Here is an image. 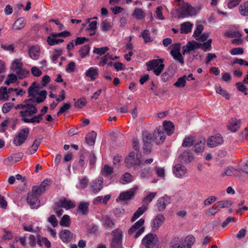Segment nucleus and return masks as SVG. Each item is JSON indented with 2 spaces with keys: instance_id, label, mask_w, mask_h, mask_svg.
Listing matches in <instances>:
<instances>
[{
  "instance_id": "nucleus-51",
  "label": "nucleus",
  "mask_w": 248,
  "mask_h": 248,
  "mask_svg": "<svg viewBox=\"0 0 248 248\" xmlns=\"http://www.w3.org/2000/svg\"><path fill=\"white\" fill-rule=\"evenodd\" d=\"M74 100L75 101L74 106L77 108H82V107L85 106L87 103V102L85 98H81L78 99L76 101L75 99H74Z\"/></svg>"
},
{
  "instance_id": "nucleus-6",
  "label": "nucleus",
  "mask_w": 248,
  "mask_h": 248,
  "mask_svg": "<svg viewBox=\"0 0 248 248\" xmlns=\"http://www.w3.org/2000/svg\"><path fill=\"white\" fill-rule=\"evenodd\" d=\"M140 155L139 152L132 151L125 159V163L127 167L135 165H139L140 163Z\"/></svg>"
},
{
  "instance_id": "nucleus-20",
  "label": "nucleus",
  "mask_w": 248,
  "mask_h": 248,
  "mask_svg": "<svg viewBox=\"0 0 248 248\" xmlns=\"http://www.w3.org/2000/svg\"><path fill=\"white\" fill-rule=\"evenodd\" d=\"M205 142L204 139H199L192 148L193 151L197 154L202 153L204 150Z\"/></svg>"
},
{
  "instance_id": "nucleus-10",
  "label": "nucleus",
  "mask_w": 248,
  "mask_h": 248,
  "mask_svg": "<svg viewBox=\"0 0 248 248\" xmlns=\"http://www.w3.org/2000/svg\"><path fill=\"white\" fill-rule=\"evenodd\" d=\"M156 243V235L152 233L146 235L142 241V244L146 248H154Z\"/></svg>"
},
{
  "instance_id": "nucleus-3",
  "label": "nucleus",
  "mask_w": 248,
  "mask_h": 248,
  "mask_svg": "<svg viewBox=\"0 0 248 248\" xmlns=\"http://www.w3.org/2000/svg\"><path fill=\"white\" fill-rule=\"evenodd\" d=\"M180 9L178 12L179 18H184L188 16L196 15L200 10V7H193L186 2H183L179 4Z\"/></svg>"
},
{
  "instance_id": "nucleus-49",
  "label": "nucleus",
  "mask_w": 248,
  "mask_h": 248,
  "mask_svg": "<svg viewBox=\"0 0 248 248\" xmlns=\"http://www.w3.org/2000/svg\"><path fill=\"white\" fill-rule=\"evenodd\" d=\"M15 72L17 75V77L19 79L25 78L29 74V71L23 69V68L17 70Z\"/></svg>"
},
{
  "instance_id": "nucleus-54",
  "label": "nucleus",
  "mask_w": 248,
  "mask_h": 248,
  "mask_svg": "<svg viewBox=\"0 0 248 248\" xmlns=\"http://www.w3.org/2000/svg\"><path fill=\"white\" fill-rule=\"evenodd\" d=\"M140 36H142L144 39V43H147L152 41L150 37V33L149 30H145L141 33Z\"/></svg>"
},
{
  "instance_id": "nucleus-5",
  "label": "nucleus",
  "mask_w": 248,
  "mask_h": 248,
  "mask_svg": "<svg viewBox=\"0 0 248 248\" xmlns=\"http://www.w3.org/2000/svg\"><path fill=\"white\" fill-rule=\"evenodd\" d=\"M144 223V219L140 218L136 222L129 230L128 233L132 235L134 233L135 234L133 236L135 238H138L141 235L144 231V227H142Z\"/></svg>"
},
{
  "instance_id": "nucleus-46",
  "label": "nucleus",
  "mask_w": 248,
  "mask_h": 248,
  "mask_svg": "<svg viewBox=\"0 0 248 248\" xmlns=\"http://www.w3.org/2000/svg\"><path fill=\"white\" fill-rule=\"evenodd\" d=\"M156 195L157 193L155 192H149L143 200V202L145 204L144 205H147V207H148V204L152 201Z\"/></svg>"
},
{
  "instance_id": "nucleus-59",
  "label": "nucleus",
  "mask_w": 248,
  "mask_h": 248,
  "mask_svg": "<svg viewBox=\"0 0 248 248\" xmlns=\"http://www.w3.org/2000/svg\"><path fill=\"white\" fill-rule=\"evenodd\" d=\"M14 105V103L11 102L5 103L2 107V112L4 113L8 112L13 108Z\"/></svg>"
},
{
  "instance_id": "nucleus-57",
  "label": "nucleus",
  "mask_w": 248,
  "mask_h": 248,
  "mask_svg": "<svg viewBox=\"0 0 248 248\" xmlns=\"http://www.w3.org/2000/svg\"><path fill=\"white\" fill-rule=\"evenodd\" d=\"M109 48L107 46L97 48L94 47L93 49V53L99 54L100 55H102L103 54H105V53L108 51Z\"/></svg>"
},
{
  "instance_id": "nucleus-1",
  "label": "nucleus",
  "mask_w": 248,
  "mask_h": 248,
  "mask_svg": "<svg viewBox=\"0 0 248 248\" xmlns=\"http://www.w3.org/2000/svg\"><path fill=\"white\" fill-rule=\"evenodd\" d=\"M15 108L20 109L19 115L22 122L25 123H34V122L28 121L38 112L34 99L32 98L26 99L22 103L17 105Z\"/></svg>"
},
{
  "instance_id": "nucleus-42",
  "label": "nucleus",
  "mask_w": 248,
  "mask_h": 248,
  "mask_svg": "<svg viewBox=\"0 0 248 248\" xmlns=\"http://www.w3.org/2000/svg\"><path fill=\"white\" fill-rule=\"evenodd\" d=\"M113 172V168L107 164L105 165L101 170L102 175L104 176H110Z\"/></svg>"
},
{
  "instance_id": "nucleus-61",
  "label": "nucleus",
  "mask_w": 248,
  "mask_h": 248,
  "mask_svg": "<svg viewBox=\"0 0 248 248\" xmlns=\"http://www.w3.org/2000/svg\"><path fill=\"white\" fill-rule=\"evenodd\" d=\"M101 27L103 31H107L111 29V26L110 23L107 20H104L101 22Z\"/></svg>"
},
{
  "instance_id": "nucleus-23",
  "label": "nucleus",
  "mask_w": 248,
  "mask_h": 248,
  "mask_svg": "<svg viewBox=\"0 0 248 248\" xmlns=\"http://www.w3.org/2000/svg\"><path fill=\"white\" fill-rule=\"evenodd\" d=\"M153 174V170L150 167L141 168L140 170V177L142 179H149Z\"/></svg>"
},
{
  "instance_id": "nucleus-13",
  "label": "nucleus",
  "mask_w": 248,
  "mask_h": 248,
  "mask_svg": "<svg viewBox=\"0 0 248 248\" xmlns=\"http://www.w3.org/2000/svg\"><path fill=\"white\" fill-rule=\"evenodd\" d=\"M187 170L186 168L181 164H176L173 168V172L176 177L182 178L186 173Z\"/></svg>"
},
{
  "instance_id": "nucleus-35",
  "label": "nucleus",
  "mask_w": 248,
  "mask_h": 248,
  "mask_svg": "<svg viewBox=\"0 0 248 248\" xmlns=\"http://www.w3.org/2000/svg\"><path fill=\"white\" fill-rule=\"evenodd\" d=\"M170 54L175 60L177 61L182 65L184 64V58L182 57L180 51H178V50H171L170 51Z\"/></svg>"
},
{
  "instance_id": "nucleus-15",
  "label": "nucleus",
  "mask_w": 248,
  "mask_h": 248,
  "mask_svg": "<svg viewBox=\"0 0 248 248\" xmlns=\"http://www.w3.org/2000/svg\"><path fill=\"white\" fill-rule=\"evenodd\" d=\"M179 160L186 164L190 163L194 159L192 153L190 150L182 152L178 157Z\"/></svg>"
},
{
  "instance_id": "nucleus-12",
  "label": "nucleus",
  "mask_w": 248,
  "mask_h": 248,
  "mask_svg": "<svg viewBox=\"0 0 248 248\" xmlns=\"http://www.w3.org/2000/svg\"><path fill=\"white\" fill-rule=\"evenodd\" d=\"M170 198L168 196L160 197L156 203L158 211H164L166 209L167 204L170 203Z\"/></svg>"
},
{
  "instance_id": "nucleus-39",
  "label": "nucleus",
  "mask_w": 248,
  "mask_h": 248,
  "mask_svg": "<svg viewBox=\"0 0 248 248\" xmlns=\"http://www.w3.org/2000/svg\"><path fill=\"white\" fill-rule=\"evenodd\" d=\"M23 63L20 59L15 60L11 64V69L14 72H16L17 70L22 68Z\"/></svg>"
},
{
  "instance_id": "nucleus-64",
  "label": "nucleus",
  "mask_w": 248,
  "mask_h": 248,
  "mask_svg": "<svg viewBox=\"0 0 248 248\" xmlns=\"http://www.w3.org/2000/svg\"><path fill=\"white\" fill-rule=\"evenodd\" d=\"M71 107L70 103H65L63 106L61 107L59 111L57 113V115L60 116L62 114L65 112L67 110L69 109Z\"/></svg>"
},
{
  "instance_id": "nucleus-11",
  "label": "nucleus",
  "mask_w": 248,
  "mask_h": 248,
  "mask_svg": "<svg viewBox=\"0 0 248 248\" xmlns=\"http://www.w3.org/2000/svg\"><path fill=\"white\" fill-rule=\"evenodd\" d=\"M223 139L219 134L211 136L208 139L207 145L209 147L213 148L223 143Z\"/></svg>"
},
{
  "instance_id": "nucleus-60",
  "label": "nucleus",
  "mask_w": 248,
  "mask_h": 248,
  "mask_svg": "<svg viewBox=\"0 0 248 248\" xmlns=\"http://www.w3.org/2000/svg\"><path fill=\"white\" fill-rule=\"evenodd\" d=\"M212 39H209L206 42H204L202 44L201 47H202V49L204 51H206L207 50H209L211 47V43Z\"/></svg>"
},
{
  "instance_id": "nucleus-4",
  "label": "nucleus",
  "mask_w": 248,
  "mask_h": 248,
  "mask_svg": "<svg viewBox=\"0 0 248 248\" xmlns=\"http://www.w3.org/2000/svg\"><path fill=\"white\" fill-rule=\"evenodd\" d=\"M163 62L164 59H155L150 61L146 63L147 70L148 71L154 70V74L156 76H158L161 73L164 68L165 65L162 63Z\"/></svg>"
},
{
  "instance_id": "nucleus-21",
  "label": "nucleus",
  "mask_w": 248,
  "mask_h": 248,
  "mask_svg": "<svg viewBox=\"0 0 248 248\" xmlns=\"http://www.w3.org/2000/svg\"><path fill=\"white\" fill-rule=\"evenodd\" d=\"M241 123L240 120H237L235 118H232L230 121L229 124L227 126L228 128L232 132H236L240 128Z\"/></svg>"
},
{
  "instance_id": "nucleus-25",
  "label": "nucleus",
  "mask_w": 248,
  "mask_h": 248,
  "mask_svg": "<svg viewBox=\"0 0 248 248\" xmlns=\"http://www.w3.org/2000/svg\"><path fill=\"white\" fill-rule=\"evenodd\" d=\"M59 236L62 242L66 243L70 242L73 238L72 233L67 230L61 231L59 233Z\"/></svg>"
},
{
  "instance_id": "nucleus-7",
  "label": "nucleus",
  "mask_w": 248,
  "mask_h": 248,
  "mask_svg": "<svg viewBox=\"0 0 248 248\" xmlns=\"http://www.w3.org/2000/svg\"><path fill=\"white\" fill-rule=\"evenodd\" d=\"M40 195L37 192L31 191L28 193L27 198V202L32 209H37L40 206L39 196Z\"/></svg>"
},
{
  "instance_id": "nucleus-56",
  "label": "nucleus",
  "mask_w": 248,
  "mask_h": 248,
  "mask_svg": "<svg viewBox=\"0 0 248 248\" xmlns=\"http://www.w3.org/2000/svg\"><path fill=\"white\" fill-rule=\"evenodd\" d=\"M225 35L230 38H233L240 37L242 36V34L239 31H229L225 32Z\"/></svg>"
},
{
  "instance_id": "nucleus-14",
  "label": "nucleus",
  "mask_w": 248,
  "mask_h": 248,
  "mask_svg": "<svg viewBox=\"0 0 248 248\" xmlns=\"http://www.w3.org/2000/svg\"><path fill=\"white\" fill-rule=\"evenodd\" d=\"M51 184V181L49 179H45L40 185L39 186H34L32 188L33 191L37 192L40 195L44 193L46 190V188L47 186H50Z\"/></svg>"
},
{
  "instance_id": "nucleus-58",
  "label": "nucleus",
  "mask_w": 248,
  "mask_h": 248,
  "mask_svg": "<svg viewBox=\"0 0 248 248\" xmlns=\"http://www.w3.org/2000/svg\"><path fill=\"white\" fill-rule=\"evenodd\" d=\"M203 30V26L202 24H198L197 26L196 30L194 32L193 36L196 39L200 37L201 33Z\"/></svg>"
},
{
  "instance_id": "nucleus-18",
  "label": "nucleus",
  "mask_w": 248,
  "mask_h": 248,
  "mask_svg": "<svg viewBox=\"0 0 248 248\" xmlns=\"http://www.w3.org/2000/svg\"><path fill=\"white\" fill-rule=\"evenodd\" d=\"M137 188V187H135L128 191L121 193L119 197L116 199V201H117L118 200L120 201H125L131 199L135 194Z\"/></svg>"
},
{
  "instance_id": "nucleus-36",
  "label": "nucleus",
  "mask_w": 248,
  "mask_h": 248,
  "mask_svg": "<svg viewBox=\"0 0 248 248\" xmlns=\"http://www.w3.org/2000/svg\"><path fill=\"white\" fill-rule=\"evenodd\" d=\"M96 135L94 131H92L88 134L86 137V143L89 145H93L95 143Z\"/></svg>"
},
{
  "instance_id": "nucleus-32",
  "label": "nucleus",
  "mask_w": 248,
  "mask_h": 248,
  "mask_svg": "<svg viewBox=\"0 0 248 248\" xmlns=\"http://www.w3.org/2000/svg\"><path fill=\"white\" fill-rule=\"evenodd\" d=\"M240 174V171L233 167H229L222 174V176H224L225 175H227L239 176Z\"/></svg>"
},
{
  "instance_id": "nucleus-9",
  "label": "nucleus",
  "mask_w": 248,
  "mask_h": 248,
  "mask_svg": "<svg viewBox=\"0 0 248 248\" xmlns=\"http://www.w3.org/2000/svg\"><path fill=\"white\" fill-rule=\"evenodd\" d=\"M112 233L113 234V238L111 243V248H121L123 232L116 229Z\"/></svg>"
},
{
  "instance_id": "nucleus-31",
  "label": "nucleus",
  "mask_w": 248,
  "mask_h": 248,
  "mask_svg": "<svg viewBox=\"0 0 248 248\" xmlns=\"http://www.w3.org/2000/svg\"><path fill=\"white\" fill-rule=\"evenodd\" d=\"M148 209L147 205H143L141 207H139L138 209L135 212L134 215L132 218V222H134L140 216H141L144 212H145Z\"/></svg>"
},
{
  "instance_id": "nucleus-27",
  "label": "nucleus",
  "mask_w": 248,
  "mask_h": 248,
  "mask_svg": "<svg viewBox=\"0 0 248 248\" xmlns=\"http://www.w3.org/2000/svg\"><path fill=\"white\" fill-rule=\"evenodd\" d=\"M26 24V21L24 17H19L13 23L12 29L14 30H20L22 29Z\"/></svg>"
},
{
  "instance_id": "nucleus-2",
  "label": "nucleus",
  "mask_w": 248,
  "mask_h": 248,
  "mask_svg": "<svg viewBox=\"0 0 248 248\" xmlns=\"http://www.w3.org/2000/svg\"><path fill=\"white\" fill-rule=\"evenodd\" d=\"M195 241V237L191 235L185 238H174L170 243V248H191Z\"/></svg>"
},
{
  "instance_id": "nucleus-41",
  "label": "nucleus",
  "mask_w": 248,
  "mask_h": 248,
  "mask_svg": "<svg viewBox=\"0 0 248 248\" xmlns=\"http://www.w3.org/2000/svg\"><path fill=\"white\" fill-rule=\"evenodd\" d=\"M42 141V139H36L32 145L29 148V152L30 154H34L38 149L39 145Z\"/></svg>"
},
{
  "instance_id": "nucleus-50",
  "label": "nucleus",
  "mask_w": 248,
  "mask_h": 248,
  "mask_svg": "<svg viewBox=\"0 0 248 248\" xmlns=\"http://www.w3.org/2000/svg\"><path fill=\"white\" fill-rule=\"evenodd\" d=\"M216 92L224 97L227 99H229L230 95L227 92L223 89L219 85H217L216 86Z\"/></svg>"
},
{
  "instance_id": "nucleus-29",
  "label": "nucleus",
  "mask_w": 248,
  "mask_h": 248,
  "mask_svg": "<svg viewBox=\"0 0 248 248\" xmlns=\"http://www.w3.org/2000/svg\"><path fill=\"white\" fill-rule=\"evenodd\" d=\"M152 140V135L149 134L145 137L143 139V150L144 152L146 153H149L151 152V142Z\"/></svg>"
},
{
  "instance_id": "nucleus-53",
  "label": "nucleus",
  "mask_w": 248,
  "mask_h": 248,
  "mask_svg": "<svg viewBox=\"0 0 248 248\" xmlns=\"http://www.w3.org/2000/svg\"><path fill=\"white\" fill-rule=\"evenodd\" d=\"M60 224L61 226L68 227L70 224V219L68 215H64L62 218Z\"/></svg>"
},
{
  "instance_id": "nucleus-22",
  "label": "nucleus",
  "mask_w": 248,
  "mask_h": 248,
  "mask_svg": "<svg viewBox=\"0 0 248 248\" xmlns=\"http://www.w3.org/2000/svg\"><path fill=\"white\" fill-rule=\"evenodd\" d=\"M103 188V180L102 179L95 180L91 185V190L94 194L99 192Z\"/></svg>"
},
{
  "instance_id": "nucleus-43",
  "label": "nucleus",
  "mask_w": 248,
  "mask_h": 248,
  "mask_svg": "<svg viewBox=\"0 0 248 248\" xmlns=\"http://www.w3.org/2000/svg\"><path fill=\"white\" fill-rule=\"evenodd\" d=\"M90 47L89 45L83 46L79 50V55L81 58H83L88 56L89 54Z\"/></svg>"
},
{
  "instance_id": "nucleus-33",
  "label": "nucleus",
  "mask_w": 248,
  "mask_h": 248,
  "mask_svg": "<svg viewBox=\"0 0 248 248\" xmlns=\"http://www.w3.org/2000/svg\"><path fill=\"white\" fill-rule=\"evenodd\" d=\"M59 202L62 207L67 209L75 207V202L70 200H67L65 198L61 199Z\"/></svg>"
},
{
  "instance_id": "nucleus-47",
  "label": "nucleus",
  "mask_w": 248,
  "mask_h": 248,
  "mask_svg": "<svg viewBox=\"0 0 248 248\" xmlns=\"http://www.w3.org/2000/svg\"><path fill=\"white\" fill-rule=\"evenodd\" d=\"M186 79H188V78H186V76L184 75L182 77L179 78L173 85L178 88H183L186 85Z\"/></svg>"
},
{
  "instance_id": "nucleus-40",
  "label": "nucleus",
  "mask_w": 248,
  "mask_h": 248,
  "mask_svg": "<svg viewBox=\"0 0 248 248\" xmlns=\"http://www.w3.org/2000/svg\"><path fill=\"white\" fill-rule=\"evenodd\" d=\"M132 16L138 20H141L144 18L145 15L143 11L139 8H136L134 11Z\"/></svg>"
},
{
  "instance_id": "nucleus-44",
  "label": "nucleus",
  "mask_w": 248,
  "mask_h": 248,
  "mask_svg": "<svg viewBox=\"0 0 248 248\" xmlns=\"http://www.w3.org/2000/svg\"><path fill=\"white\" fill-rule=\"evenodd\" d=\"M194 139L193 137H187L184 139L182 146L184 147H189L194 144Z\"/></svg>"
},
{
  "instance_id": "nucleus-48",
  "label": "nucleus",
  "mask_w": 248,
  "mask_h": 248,
  "mask_svg": "<svg viewBox=\"0 0 248 248\" xmlns=\"http://www.w3.org/2000/svg\"><path fill=\"white\" fill-rule=\"evenodd\" d=\"M102 222L104 225L107 228H112L114 224L112 219L108 216H104L102 217Z\"/></svg>"
},
{
  "instance_id": "nucleus-8",
  "label": "nucleus",
  "mask_w": 248,
  "mask_h": 248,
  "mask_svg": "<svg viewBox=\"0 0 248 248\" xmlns=\"http://www.w3.org/2000/svg\"><path fill=\"white\" fill-rule=\"evenodd\" d=\"M29 133V129L25 128L21 129L18 133L16 135L13 140V143L16 146H20L27 139Z\"/></svg>"
},
{
  "instance_id": "nucleus-24",
  "label": "nucleus",
  "mask_w": 248,
  "mask_h": 248,
  "mask_svg": "<svg viewBox=\"0 0 248 248\" xmlns=\"http://www.w3.org/2000/svg\"><path fill=\"white\" fill-rule=\"evenodd\" d=\"M40 47L38 46H32L29 49V55L30 57L34 60L38 59L40 56Z\"/></svg>"
},
{
  "instance_id": "nucleus-62",
  "label": "nucleus",
  "mask_w": 248,
  "mask_h": 248,
  "mask_svg": "<svg viewBox=\"0 0 248 248\" xmlns=\"http://www.w3.org/2000/svg\"><path fill=\"white\" fill-rule=\"evenodd\" d=\"M221 208L229 207L232 202L230 200H224L218 202Z\"/></svg>"
},
{
  "instance_id": "nucleus-17",
  "label": "nucleus",
  "mask_w": 248,
  "mask_h": 248,
  "mask_svg": "<svg viewBox=\"0 0 248 248\" xmlns=\"http://www.w3.org/2000/svg\"><path fill=\"white\" fill-rule=\"evenodd\" d=\"M165 220V217L161 214L157 215L152 222V229L155 232L158 229Z\"/></svg>"
},
{
  "instance_id": "nucleus-52",
  "label": "nucleus",
  "mask_w": 248,
  "mask_h": 248,
  "mask_svg": "<svg viewBox=\"0 0 248 248\" xmlns=\"http://www.w3.org/2000/svg\"><path fill=\"white\" fill-rule=\"evenodd\" d=\"M121 180L123 184L129 183L132 181L133 176L130 173L126 172L122 176Z\"/></svg>"
},
{
  "instance_id": "nucleus-30",
  "label": "nucleus",
  "mask_w": 248,
  "mask_h": 248,
  "mask_svg": "<svg viewBox=\"0 0 248 248\" xmlns=\"http://www.w3.org/2000/svg\"><path fill=\"white\" fill-rule=\"evenodd\" d=\"M163 127L168 135L170 136L172 134L174 130V125L172 122L170 121H164L163 123Z\"/></svg>"
},
{
  "instance_id": "nucleus-63",
  "label": "nucleus",
  "mask_w": 248,
  "mask_h": 248,
  "mask_svg": "<svg viewBox=\"0 0 248 248\" xmlns=\"http://www.w3.org/2000/svg\"><path fill=\"white\" fill-rule=\"evenodd\" d=\"M47 221L52 225L53 227H55L58 225V220L56 219L55 215H51L48 218Z\"/></svg>"
},
{
  "instance_id": "nucleus-38",
  "label": "nucleus",
  "mask_w": 248,
  "mask_h": 248,
  "mask_svg": "<svg viewBox=\"0 0 248 248\" xmlns=\"http://www.w3.org/2000/svg\"><path fill=\"white\" fill-rule=\"evenodd\" d=\"M192 24L189 22H186L181 25V32L188 33L191 31Z\"/></svg>"
},
{
  "instance_id": "nucleus-19",
  "label": "nucleus",
  "mask_w": 248,
  "mask_h": 248,
  "mask_svg": "<svg viewBox=\"0 0 248 248\" xmlns=\"http://www.w3.org/2000/svg\"><path fill=\"white\" fill-rule=\"evenodd\" d=\"M23 156V155L22 153L13 154L5 159L4 163L7 165H12L18 162L22 158Z\"/></svg>"
},
{
  "instance_id": "nucleus-34",
  "label": "nucleus",
  "mask_w": 248,
  "mask_h": 248,
  "mask_svg": "<svg viewBox=\"0 0 248 248\" xmlns=\"http://www.w3.org/2000/svg\"><path fill=\"white\" fill-rule=\"evenodd\" d=\"M98 69L90 67L86 72V76L90 78L92 80H95L98 77Z\"/></svg>"
},
{
  "instance_id": "nucleus-45",
  "label": "nucleus",
  "mask_w": 248,
  "mask_h": 248,
  "mask_svg": "<svg viewBox=\"0 0 248 248\" xmlns=\"http://www.w3.org/2000/svg\"><path fill=\"white\" fill-rule=\"evenodd\" d=\"M239 11L243 16H248V1L241 4L239 7Z\"/></svg>"
},
{
  "instance_id": "nucleus-28",
  "label": "nucleus",
  "mask_w": 248,
  "mask_h": 248,
  "mask_svg": "<svg viewBox=\"0 0 248 248\" xmlns=\"http://www.w3.org/2000/svg\"><path fill=\"white\" fill-rule=\"evenodd\" d=\"M48 108L46 106H44L43 108L41 110V112L38 115H34L33 117L31 118V120L29 121L34 122V123H40L43 119V116L47 111Z\"/></svg>"
},
{
  "instance_id": "nucleus-55",
  "label": "nucleus",
  "mask_w": 248,
  "mask_h": 248,
  "mask_svg": "<svg viewBox=\"0 0 248 248\" xmlns=\"http://www.w3.org/2000/svg\"><path fill=\"white\" fill-rule=\"evenodd\" d=\"M108 60H114V59L113 58L112 55L109 54V53H107L102 58V61L100 62L99 65L102 66H104L107 63L108 61Z\"/></svg>"
},
{
  "instance_id": "nucleus-26",
  "label": "nucleus",
  "mask_w": 248,
  "mask_h": 248,
  "mask_svg": "<svg viewBox=\"0 0 248 248\" xmlns=\"http://www.w3.org/2000/svg\"><path fill=\"white\" fill-rule=\"evenodd\" d=\"M154 137L156 140L157 144L163 142L166 138L164 132L160 128L156 129L154 133Z\"/></svg>"
},
{
  "instance_id": "nucleus-16",
  "label": "nucleus",
  "mask_w": 248,
  "mask_h": 248,
  "mask_svg": "<svg viewBox=\"0 0 248 248\" xmlns=\"http://www.w3.org/2000/svg\"><path fill=\"white\" fill-rule=\"evenodd\" d=\"M202 44H199L196 41H193L188 42L186 46L183 47V54L184 55L186 53H189L190 51L198 49L201 47Z\"/></svg>"
},
{
  "instance_id": "nucleus-37",
  "label": "nucleus",
  "mask_w": 248,
  "mask_h": 248,
  "mask_svg": "<svg viewBox=\"0 0 248 248\" xmlns=\"http://www.w3.org/2000/svg\"><path fill=\"white\" fill-rule=\"evenodd\" d=\"M89 205L88 202H81L78 205V210L83 215H87L89 212Z\"/></svg>"
}]
</instances>
